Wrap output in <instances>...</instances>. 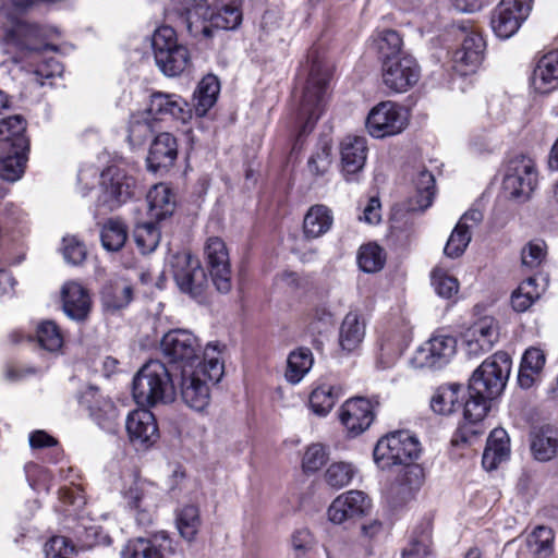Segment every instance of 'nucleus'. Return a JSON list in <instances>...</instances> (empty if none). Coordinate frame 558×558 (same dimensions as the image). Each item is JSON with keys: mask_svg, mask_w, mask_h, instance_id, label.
Returning a JSON list of instances; mask_svg holds the SVG:
<instances>
[{"mask_svg": "<svg viewBox=\"0 0 558 558\" xmlns=\"http://www.w3.org/2000/svg\"><path fill=\"white\" fill-rule=\"evenodd\" d=\"M75 546L64 536H53L45 544L47 558H70Z\"/></svg>", "mask_w": 558, "mask_h": 558, "instance_id": "338daca9", "label": "nucleus"}, {"mask_svg": "<svg viewBox=\"0 0 558 558\" xmlns=\"http://www.w3.org/2000/svg\"><path fill=\"white\" fill-rule=\"evenodd\" d=\"M225 366L217 344L208 343L203 362L182 366L178 386L183 402L195 411L205 410L210 401V384L220 381Z\"/></svg>", "mask_w": 558, "mask_h": 558, "instance_id": "f257e3e1", "label": "nucleus"}, {"mask_svg": "<svg viewBox=\"0 0 558 558\" xmlns=\"http://www.w3.org/2000/svg\"><path fill=\"white\" fill-rule=\"evenodd\" d=\"M339 396V388L328 384L319 385L310 396V407L315 414L326 416L335 407Z\"/></svg>", "mask_w": 558, "mask_h": 558, "instance_id": "37998d69", "label": "nucleus"}, {"mask_svg": "<svg viewBox=\"0 0 558 558\" xmlns=\"http://www.w3.org/2000/svg\"><path fill=\"white\" fill-rule=\"evenodd\" d=\"M355 470L352 464L347 462H336L329 465L325 473L327 484L333 488H342L350 484Z\"/></svg>", "mask_w": 558, "mask_h": 558, "instance_id": "bf43d9fd", "label": "nucleus"}, {"mask_svg": "<svg viewBox=\"0 0 558 558\" xmlns=\"http://www.w3.org/2000/svg\"><path fill=\"white\" fill-rule=\"evenodd\" d=\"M171 268L178 288L194 299L203 296L208 279L199 260L189 252H179L171 258Z\"/></svg>", "mask_w": 558, "mask_h": 558, "instance_id": "1a4fd4ad", "label": "nucleus"}, {"mask_svg": "<svg viewBox=\"0 0 558 558\" xmlns=\"http://www.w3.org/2000/svg\"><path fill=\"white\" fill-rule=\"evenodd\" d=\"M492 399V397L484 396V393H475L469 388V398L463 407L464 420L472 424L481 422L489 410Z\"/></svg>", "mask_w": 558, "mask_h": 558, "instance_id": "5fc2aeb1", "label": "nucleus"}, {"mask_svg": "<svg viewBox=\"0 0 558 558\" xmlns=\"http://www.w3.org/2000/svg\"><path fill=\"white\" fill-rule=\"evenodd\" d=\"M385 254L380 246L368 243L360 247L357 264L364 272H376L385 265Z\"/></svg>", "mask_w": 558, "mask_h": 558, "instance_id": "864d4df0", "label": "nucleus"}, {"mask_svg": "<svg viewBox=\"0 0 558 558\" xmlns=\"http://www.w3.org/2000/svg\"><path fill=\"white\" fill-rule=\"evenodd\" d=\"M471 239L472 235L469 230H464L461 226L456 225L446 243L444 253L450 258L461 256L471 242Z\"/></svg>", "mask_w": 558, "mask_h": 558, "instance_id": "052dcab7", "label": "nucleus"}, {"mask_svg": "<svg viewBox=\"0 0 558 558\" xmlns=\"http://www.w3.org/2000/svg\"><path fill=\"white\" fill-rule=\"evenodd\" d=\"M377 47L384 60L390 57H400L402 39L396 31L386 29L379 33Z\"/></svg>", "mask_w": 558, "mask_h": 558, "instance_id": "680f3d73", "label": "nucleus"}, {"mask_svg": "<svg viewBox=\"0 0 558 558\" xmlns=\"http://www.w3.org/2000/svg\"><path fill=\"white\" fill-rule=\"evenodd\" d=\"M555 534L551 529L537 526L527 537V548L534 558H548L554 550Z\"/></svg>", "mask_w": 558, "mask_h": 558, "instance_id": "c03bdc74", "label": "nucleus"}, {"mask_svg": "<svg viewBox=\"0 0 558 558\" xmlns=\"http://www.w3.org/2000/svg\"><path fill=\"white\" fill-rule=\"evenodd\" d=\"M430 544V533L424 531L410 541L408 547L402 551V558H427Z\"/></svg>", "mask_w": 558, "mask_h": 558, "instance_id": "0e129e2a", "label": "nucleus"}, {"mask_svg": "<svg viewBox=\"0 0 558 558\" xmlns=\"http://www.w3.org/2000/svg\"><path fill=\"white\" fill-rule=\"evenodd\" d=\"M366 324L355 311L343 318L339 330V344L343 351L352 352L360 347L365 337Z\"/></svg>", "mask_w": 558, "mask_h": 558, "instance_id": "473e14b6", "label": "nucleus"}, {"mask_svg": "<svg viewBox=\"0 0 558 558\" xmlns=\"http://www.w3.org/2000/svg\"><path fill=\"white\" fill-rule=\"evenodd\" d=\"M511 371V359L506 352H496L485 360L470 379V389L495 398L506 387Z\"/></svg>", "mask_w": 558, "mask_h": 558, "instance_id": "423d86ee", "label": "nucleus"}, {"mask_svg": "<svg viewBox=\"0 0 558 558\" xmlns=\"http://www.w3.org/2000/svg\"><path fill=\"white\" fill-rule=\"evenodd\" d=\"M189 7L190 8L183 9V5L172 2V8L168 11V14L177 15L186 31L193 36H197L198 34H202L204 37L211 36V28L206 24L207 21L210 22L211 26L225 31L235 29L242 23V12L239 7L234 4L223 5L217 12H213L207 2L208 11L206 15L198 14L192 4Z\"/></svg>", "mask_w": 558, "mask_h": 558, "instance_id": "20e7f679", "label": "nucleus"}, {"mask_svg": "<svg viewBox=\"0 0 558 558\" xmlns=\"http://www.w3.org/2000/svg\"><path fill=\"white\" fill-rule=\"evenodd\" d=\"M26 122L20 116L0 120V149L28 150V140L25 136Z\"/></svg>", "mask_w": 558, "mask_h": 558, "instance_id": "7c9ffc66", "label": "nucleus"}, {"mask_svg": "<svg viewBox=\"0 0 558 558\" xmlns=\"http://www.w3.org/2000/svg\"><path fill=\"white\" fill-rule=\"evenodd\" d=\"M63 257L71 265L81 264L86 257L85 245L74 236L63 238Z\"/></svg>", "mask_w": 558, "mask_h": 558, "instance_id": "774afa93", "label": "nucleus"}, {"mask_svg": "<svg viewBox=\"0 0 558 558\" xmlns=\"http://www.w3.org/2000/svg\"><path fill=\"white\" fill-rule=\"evenodd\" d=\"M182 46L178 44L175 31L170 26H161L153 34L151 47L155 60Z\"/></svg>", "mask_w": 558, "mask_h": 558, "instance_id": "6e6d98bb", "label": "nucleus"}, {"mask_svg": "<svg viewBox=\"0 0 558 558\" xmlns=\"http://www.w3.org/2000/svg\"><path fill=\"white\" fill-rule=\"evenodd\" d=\"M327 461V452L323 445L313 444L307 447L303 460L302 466L306 472H315L319 470Z\"/></svg>", "mask_w": 558, "mask_h": 558, "instance_id": "69168bd1", "label": "nucleus"}, {"mask_svg": "<svg viewBox=\"0 0 558 558\" xmlns=\"http://www.w3.org/2000/svg\"><path fill=\"white\" fill-rule=\"evenodd\" d=\"M166 553H173L172 541L165 531L150 538H135L126 543L121 551L122 558H163Z\"/></svg>", "mask_w": 558, "mask_h": 558, "instance_id": "393cba45", "label": "nucleus"}, {"mask_svg": "<svg viewBox=\"0 0 558 558\" xmlns=\"http://www.w3.org/2000/svg\"><path fill=\"white\" fill-rule=\"evenodd\" d=\"M154 121L146 111L133 116L129 125V142L133 146H140L149 140L156 132Z\"/></svg>", "mask_w": 558, "mask_h": 558, "instance_id": "a18cd8bd", "label": "nucleus"}, {"mask_svg": "<svg viewBox=\"0 0 558 558\" xmlns=\"http://www.w3.org/2000/svg\"><path fill=\"white\" fill-rule=\"evenodd\" d=\"M531 452L535 460L547 462L558 454V436L556 430L546 426L531 434Z\"/></svg>", "mask_w": 558, "mask_h": 558, "instance_id": "f704fd0d", "label": "nucleus"}, {"mask_svg": "<svg viewBox=\"0 0 558 558\" xmlns=\"http://www.w3.org/2000/svg\"><path fill=\"white\" fill-rule=\"evenodd\" d=\"M408 125V116L402 107L392 101H383L375 106L366 119L368 133L376 138L401 133Z\"/></svg>", "mask_w": 558, "mask_h": 558, "instance_id": "f8f14e48", "label": "nucleus"}, {"mask_svg": "<svg viewBox=\"0 0 558 558\" xmlns=\"http://www.w3.org/2000/svg\"><path fill=\"white\" fill-rule=\"evenodd\" d=\"M383 82L393 93H405L420 80V66L411 56L390 57L383 61Z\"/></svg>", "mask_w": 558, "mask_h": 558, "instance_id": "ddd939ff", "label": "nucleus"}, {"mask_svg": "<svg viewBox=\"0 0 558 558\" xmlns=\"http://www.w3.org/2000/svg\"><path fill=\"white\" fill-rule=\"evenodd\" d=\"M541 291L537 288L536 280L529 277L513 291L511 295V305L517 312H525L539 298Z\"/></svg>", "mask_w": 558, "mask_h": 558, "instance_id": "09e8293b", "label": "nucleus"}, {"mask_svg": "<svg viewBox=\"0 0 558 558\" xmlns=\"http://www.w3.org/2000/svg\"><path fill=\"white\" fill-rule=\"evenodd\" d=\"M146 112L155 121L169 118L185 123L192 117V110L182 97L161 92L154 93L150 96Z\"/></svg>", "mask_w": 558, "mask_h": 558, "instance_id": "4be33fe9", "label": "nucleus"}, {"mask_svg": "<svg viewBox=\"0 0 558 558\" xmlns=\"http://www.w3.org/2000/svg\"><path fill=\"white\" fill-rule=\"evenodd\" d=\"M80 402L88 409L89 415L101 428L113 430L118 410L111 400L99 393L96 387H87L82 393Z\"/></svg>", "mask_w": 558, "mask_h": 558, "instance_id": "a878e982", "label": "nucleus"}, {"mask_svg": "<svg viewBox=\"0 0 558 558\" xmlns=\"http://www.w3.org/2000/svg\"><path fill=\"white\" fill-rule=\"evenodd\" d=\"M333 225L332 210L323 204L312 205L304 215L302 223L303 239L317 240L328 233Z\"/></svg>", "mask_w": 558, "mask_h": 558, "instance_id": "c85d7f7f", "label": "nucleus"}, {"mask_svg": "<svg viewBox=\"0 0 558 558\" xmlns=\"http://www.w3.org/2000/svg\"><path fill=\"white\" fill-rule=\"evenodd\" d=\"M178 156L175 137L168 132L159 133L153 141L147 163L148 168L156 172L160 168H167L174 163Z\"/></svg>", "mask_w": 558, "mask_h": 558, "instance_id": "c756f323", "label": "nucleus"}, {"mask_svg": "<svg viewBox=\"0 0 558 558\" xmlns=\"http://www.w3.org/2000/svg\"><path fill=\"white\" fill-rule=\"evenodd\" d=\"M40 347L49 352H59L63 347V335L52 320L41 322L36 330Z\"/></svg>", "mask_w": 558, "mask_h": 558, "instance_id": "8fccbe9b", "label": "nucleus"}, {"mask_svg": "<svg viewBox=\"0 0 558 558\" xmlns=\"http://www.w3.org/2000/svg\"><path fill=\"white\" fill-rule=\"evenodd\" d=\"M220 92V83L217 76L208 74L202 78L194 92V108L198 117L205 116L216 104Z\"/></svg>", "mask_w": 558, "mask_h": 558, "instance_id": "c9c22d12", "label": "nucleus"}, {"mask_svg": "<svg viewBox=\"0 0 558 558\" xmlns=\"http://www.w3.org/2000/svg\"><path fill=\"white\" fill-rule=\"evenodd\" d=\"M536 183L537 171L531 157L517 155L508 161L504 187L512 197L527 199Z\"/></svg>", "mask_w": 558, "mask_h": 558, "instance_id": "9b49d317", "label": "nucleus"}, {"mask_svg": "<svg viewBox=\"0 0 558 558\" xmlns=\"http://www.w3.org/2000/svg\"><path fill=\"white\" fill-rule=\"evenodd\" d=\"M43 33L37 24L22 19H12L3 26V44L21 52H32L41 49Z\"/></svg>", "mask_w": 558, "mask_h": 558, "instance_id": "dca6fc26", "label": "nucleus"}, {"mask_svg": "<svg viewBox=\"0 0 558 558\" xmlns=\"http://www.w3.org/2000/svg\"><path fill=\"white\" fill-rule=\"evenodd\" d=\"M283 14L280 9H268L262 15L259 23V38L265 39L276 34L282 26Z\"/></svg>", "mask_w": 558, "mask_h": 558, "instance_id": "e2e57ef3", "label": "nucleus"}, {"mask_svg": "<svg viewBox=\"0 0 558 558\" xmlns=\"http://www.w3.org/2000/svg\"><path fill=\"white\" fill-rule=\"evenodd\" d=\"M430 279L436 293L441 298L450 299L459 291V282L457 278L450 276L444 268H434Z\"/></svg>", "mask_w": 558, "mask_h": 558, "instance_id": "13d9d810", "label": "nucleus"}, {"mask_svg": "<svg viewBox=\"0 0 558 558\" xmlns=\"http://www.w3.org/2000/svg\"><path fill=\"white\" fill-rule=\"evenodd\" d=\"M509 453L507 432L502 428H495L487 439L482 464L488 471L495 470L502 461L508 459Z\"/></svg>", "mask_w": 558, "mask_h": 558, "instance_id": "72a5a7b5", "label": "nucleus"}, {"mask_svg": "<svg viewBox=\"0 0 558 558\" xmlns=\"http://www.w3.org/2000/svg\"><path fill=\"white\" fill-rule=\"evenodd\" d=\"M155 61L160 71L167 76H178L191 66L190 52L185 46L172 49Z\"/></svg>", "mask_w": 558, "mask_h": 558, "instance_id": "a19ab883", "label": "nucleus"}, {"mask_svg": "<svg viewBox=\"0 0 558 558\" xmlns=\"http://www.w3.org/2000/svg\"><path fill=\"white\" fill-rule=\"evenodd\" d=\"M414 183L416 187L415 202L417 209L423 211L433 204L436 193L435 178L432 172L422 170L418 172Z\"/></svg>", "mask_w": 558, "mask_h": 558, "instance_id": "603ef678", "label": "nucleus"}, {"mask_svg": "<svg viewBox=\"0 0 558 558\" xmlns=\"http://www.w3.org/2000/svg\"><path fill=\"white\" fill-rule=\"evenodd\" d=\"M367 156L366 138L349 135L340 144L341 171L347 181H356Z\"/></svg>", "mask_w": 558, "mask_h": 558, "instance_id": "5701e85b", "label": "nucleus"}, {"mask_svg": "<svg viewBox=\"0 0 558 558\" xmlns=\"http://www.w3.org/2000/svg\"><path fill=\"white\" fill-rule=\"evenodd\" d=\"M372 509L371 498L362 490H348L339 495L329 506L328 519L335 524L367 515Z\"/></svg>", "mask_w": 558, "mask_h": 558, "instance_id": "a211bd4d", "label": "nucleus"}, {"mask_svg": "<svg viewBox=\"0 0 558 558\" xmlns=\"http://www.w3.org/2000/svg\"><path fill=\"white\" fill-rule=\"evenodd\" d=\"M331 147L329 138H324L319 142L316 150L307 161L308 170L313 175L323 177L329 171L332 162Z\"/></svg>", "mask_w": 558, "mask_h": 558, "instance_id": "3c124183", "label": "nucleus"}, {"mask_svg": "<svg viewBox=\"0 0 558 558\" xmlns=\"http://www.w3.org/2000/svg\"><path fill=\"white\" fill-rule=\"evenodd\" d=\"M131 442L137 448H147L159 437L154 414L145 409L129 414L125 422Z\"/></svg>", "mask_w": 558, "mask_h": 558, "instance_id": "b1692460", "label": "nucleus"}, {"mask_svg": "<svg viewBox=\"0 0 558 558\" xmlns=\"http://www.w3.org/2000/svg\"><path fill=\"white\" fill-rule=\"evenodd\" d=\"M132 393L142 407L171 403L175 398V387L166 365L158 360L144 364L133 378Z\"/></svg>", "mask_w": 558, "mask_h": 558, "instance_id": "f03ea898", "label": "nucleus"}, {"mask_svg": "<svg viewBox=\"0 0 558 558\" xmlns=\"http://www.w3.org/2000/svg\"><path fill=\"white\" fill-rule=\"evenodd\" d=\"M160 350L169 363L182 366L196 365L199 359L201 343L198 338L186 329L168 331L160 341Z\"/></svg>", "mask_w": 558, "mask_h": 558, "instance_id": "9d476101", "label": "nucleus"}, {"mask_svg": "<svg viewBox=\"0 0 558 558\" xmlns=\"http://www.w3.org/2000/svg\"><path fill=\"white\" fill-rule=\"evenodd\" d=\"M204 256L217 291L230 292L232 288L231 268L226 243L218 236L209 238L204 247Z\"/></svg>", "mask_w": 558, "mask_h": 558, "instance_id": "2eb2a0df", "label": "nucleus"}, {"mask_svg": "<svg viewBox=\"0 0 558 558\" xmlns=\"http://www.w3.org/2000/svg\"><path fill=\"white\" fill-rule=\"evenodd\" d=\"M175 525L180 535L191 542L201 526L199 509L195 505H185L175 511Z\"/></svg>", "mask_w": 558, "mask_h": 558, "instance_id": "79ce46f5", "label": "nucleus"}, {"mask_svg": "<svg viewBox=\"0 0 558 558\" xmlns=\"http://www.w3.org/2000/svg\"><path fill=\"white\" fill-rule=\"evenodd\" d=\"M532 0H501L492 14V28L501 39H508L520 28L531 11Z\"/></svg>", "mask_w": 558, "mask_h": 558, "instance_id": "4468645a", "label": "nucleus"}, {"mask_svg": "<svg viewBox=\"0 0 558 558\" xmlns=\"http://www.w3.org/2000/svg\"><path fill=\"white\" fill-rule=\"evenodd\" d=\"M122 499L125 507L134 512L136 522L142 526H148L154 521L160 492L153 482L135 478L122 490Z\"/></svg>", "mask_w": 558, "mask_h": 558, "instance_id": "6e6552de", "label": "nucleus"}, {"mask_svg": "<svg viewBox=\"0 0 558 558\" xmlns=\"http://www.w3.org/2000/svg\"><path fill=\"white\" fill-rule=\"evenodd\" d=\"M0 156V178L8 182L20 180L24 173L27 161V151H17V149L1 150Z\"/></svg>", "mask_w": 558, "mask_h": 558, "instance_id": "ea45409f", "label": "nucleus"}, {"mask_svg": "<svg viewBox=\"0 0 558 558\" xmlns=\"http://www.w3.org/2000/svg\"><path fill=\"white\" fill-rule=\"evenodd\" d=\"M533 89L538 94H549L558 89V49L542 56L531 78Z\"/></svg>", "mask_w": 558, "mask_h": 558, "instance_id": "cd10ccee", "label": "nucleus"}, {"mask_svg": "<svg viewBox=\"0 0 558 558\" xmlns=\"http://www.w3.org/2000/svg\"><path fill=\"white\" fill-rule=\"evenodd\" d=\"M135 186V179L124 166H108L100 174L98 206L109 211L119 208L133 197Z\"/></svg>", "mask_w": 558, "mask_h": 558, "instance_id": "0eeeda50", "label": "nucleus"}, {"mask_svg": "<svg viewBox=\"0 0 558 558\" xmlns=\"http://www.w3.org/2000/svg\"><path fill=\"white\" fill-rule=\"evenodd\" d=\"M547 257V245L544 240L534 239L521 250V262L525 268H538Z\"/></svg>", "mask_w": 558, "mask_h": 558, "instance_id": "4d7b16f0", "label": "nucleus"}, {"mask_svg": "<svg viewBox=\"0 0 558 558\" xmlns=\"http://www.w3.org/2000/svg\"><path fill=\"white\" fill-rule=\"evenodd\" d=\"M420 453L418 439L408 430H397L377 441L374 459L381 469H388L398 464L408 465L417 459Z\"/></svg>", "mask_w": 558, "mask_h": 558, "instance_id": "39448f33", "label": "nucleus"}, {"mask_svg": "<svg viewBox=\"0 0 558 558\" xmlns=\"http://www.w3.org/2000/svg\"><path fill=\"white\" fill-rule=\"evenodd\" d=\"M62 308L72 320L85 322L92 308V300L88 291L80 283L70 281L64 283L61 291Z\"/></svg>", "mask_w": 558, "mask_h": 558, "instance_id": "bb28decb", "label": "nucleus"}, {"mask_svg": "<svg viewBox=\"0 0 558 558\" xmlns=\"http://www.w3.org/2000/svg\"><path fill=\"white\" fill-rule=\"evenodd\" d=\"M313 354L310 349L300 348L291 352L287 360L286 379L292 384H299L313 366Z\"/></svg>", "mask_w": 558, "mask_h": 558, "instance_id": "58836bf2", "label": "nucleus"}, {"mask_svg": "<svg viewBox=\"0 0 558 558\" xmlns=\"http://www.w3.org/2000/svg\"><path fill=\"white\" fill-rule=\"evenodd\" d=\"M456 349L457 341L454 337L437 335L416 350L413 363L421 368H438L451 360Z\"/></svg>", "mask_w": 558, "mask_h": 558, "instance_id": "6ab92c4d", "label": "nucleus"}, {"mask_svg": "<svg viewBox=\"0 0 558 558\" xmlns=\"http://www.w3.org/2000/svg\"><path fill=\"white\" fill-rule=\"evenodd\" d=\"M102 246L109 252H117L123 247L128 239V229L123 222L110 219L104 225L100 233Z\"/></svg>", "mask_w": 558, "mask_h": 558, "instance_id": "49530a36", "label": "nucleus"}, {"mask_svg": "<svg viewBox=\"0 0 558 558\" xmlns=\"http://www.w3.org/2000/svg\"><path fill=\"white\" fill-rule=\"evenodd\" d=\"M311 58L310 73L298 111V121L301 123L300 136L314 129L327 101L329 71L316 57Z\"/></svg>", "mask_w": 558, "mask_h": 558, "instance_id": "7ed1b4c3", "label": "nucleus"}, {"mask_svg": "<svg viewBox=\"0 0 558 558\" xmlns=\"http://www.w3.org/2000/svg\"><path fill=\"white\" fill-rule=\"evenodd\" d=\"M148 214L156 222H161L172 216L175 209V197L171 189L159 183L154 185L147 193Z\"/></svg>", "mask_w": 558, "mask_h": 558, "instance_id": "2f4dec72", "label": "nucleus"}, {"mask_svg": "<svg viewBox=\"0 0 558 558\" xmlns=\"http://www.w3.org/2000/svg\"><path fill=\"white\" fill-rule=\"evenodd\" d=\"M375 404L365 398H353L347 400L340 408V421L352 436L364 433L373 423L375 417Z\"/></svg>", "mask_w": 558, "mask_h": 558, "instance_id": "412c9836", "label": "nucleus"}, {"mask_svg": "<svg viewBox=\"0 0 558 558\" xmlns=\"http://www.w3.org/2000/svg\"><path fill=\"white\" fill-rule=\"evenodd\" d=\"M133 299V287L125 279L108 282L101 290L104 305L110 310H120L130 304Z\"/></svg>", "mask_w": 558, "mask_h": 558, "instance_id": "e433bc0d", "label": "nucleus"}, {"mask_svg": "<svg viewBox=\"0 0 558 558\" xmlns=\"http://www.w3.org/2000/svg\"><path fill=\"white\" fill-rule=\"evenodd\" d=\"M462 387L458 384L442 385L438 387L432 399L430 408L435 413L448 415L460 408V393Z\"/></svg>", "mask_w": 558, "mask_h": 558, "instance_id": "4c0bfd02", "label": "nucleus"}, {"mask_svg": "<svg viewBox=\"0 0 558 558\" xmlns=\"http://www.w3.org/2000/svg\"><path fill=\"white\" fill-rule=\"evenodd\" d=\"M158 222L146 221L136 225L133 236L134 241L143 254L151 253L156 250L160 241V230Z\"/></svg>", "mask_w": 558, "mask_h": 558, "instance_id": "de8ad7c7", "label": "nucleus"}, {"mask_svg": "<svg viewBox=\"0 0 558 558\" xmlns=\"http://www.w3.org/2000/svg\"><path fill=\"white\" fill-rule=\"evenodd\" d=\"M462 43L452 56L453 69L461 75L474 73L482 64L485 56L486 43L475 31L468 32L461 27Z\"/></svg>", "mask_w": 558, "mask_h": 558, "instance_id": "f3484780", "label": "nucleus"}, {"mask_svg": "<svg viewBox=\"0 0 558 558\" xmlns=\"http://www.w3.org/2000/svg\"><path fill=\"white\" fill-rule=\"evenodd\" d=\"M498 338V322L492 316L481 317L464 332L466 353L470 356L484 354L493 349Z\"/></svg>", "mask_w": 558, "mask_h": 558, "instance_id": "aec40b11", "label": "nucleus"}]
</instances>
